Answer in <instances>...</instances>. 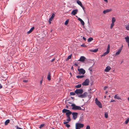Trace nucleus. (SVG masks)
<instances>
[{
	"mask_svg": "<svg viewBox=\"0 0 129 129\" xmlns=\"http://www.w3.org/2000/svg\"><path fill=\"white\" fill-rule=\"evenodd\" d=\"M83 91L82 89H77L75 91V92L77 94H81L83 93Z\"/></svg>",
	"mask_w": 129,
	"mask_h": 129,
	"instance_id": "7ed1b4c3",
	"label": "nucleus"
},
{
	"mask_svg": "<svg viewBox=\"0 0 129 129\" xmlns=\"http://www.w3.org/2000/svg\"><path fill=\"white\" fill-rule=\"evenodd\" d=\"M115 102V101L114 100H113L112 99V100H111L110 102Z\"/></svg>",
	"mask_w": 129,
	"mask_h": 129,
	"instance_id": "864d4df0",
	"label": "nucleus"
},
{
	"mask_svg": "<svg viewBox=\"0 0 129 129\" xmlns=\"http://www.w3.org/2000/svg\"><path fill=\"white\" fill-rule=\"evenodd\" d=\"M78 20H79L80 22L82 20L80 18H78Z\"/></svg>",
	"mask_w": 129,
	"mask_h": 129,
	"instance_id": "8fccbe9b",
	"label": "nucleus"
},
{
	"mask_svg": "<svg viewBox=\"0 0 129 129\" xmlns=\"http://www.w3.org/2000/svg\"><path fill=\"white\" fill-rule=\"evenodd\" d=\"M78 70L79 71V74L84 75L85 73V70L82 68L78 69Z\"/></svg>",
	"mask_w": 129,
	"mask_h": 129,
	"instance_id": "39448f33",
	"label": "nucleus"
},
{
	"mask_svg": "<svg viewBox=\"0 0 129 129\" xmlns=\"http://www.w3.org/2000/svg\"><path fill=\"white\" fill-rule=\"evenodd\" d=\"M16 128L17 129H23L22 128H20L18 126H17Z\"/></svg>",
	"mask_w": 129,
	"mask_h": 129,
	"instance_id": "49530a36",
	"label": "nucleus"
},
{
	"mask_svg": "<svg viewBox=\"0 0 129 129\" xmlns=\"http://www.w3.org/2000/svg\"><path fill=\"white\" fill-rule=\"evenodd\" d=\"M105 117L107 118L108 117V113L106 112L105 114Z\"/></svg>",
	"mask_w": 129,
	"mask_h": 129,
	"instance_id": "c9c22d12",
	"label": "nucleus"
},
{
	"mask_svg": "<svg viewBox=\"0 0 129 129\" xmlns=\"http://www.w3.org/2000/svg\"><path fill=\"white\" fill-rule=\"evenodd\" d=\"M93 66V65H92V66L90 67L88 69L90 72H92V70L91 69V68H92Z\"/></svg>",
	"mask_w": 129,
	"mask_h": 129,
	"instance_id": "4c0bfd02",
	"label": "nucleus"
},
{
	"mask_svg": "<svg viewBox=\"0 0 129 129\" xmlns=\"http://www.w3.org/2000/svg\"><path fill=\"white\" fill-rule=\"evenodd\" d=\"M23 82L25 83H26L28 82V80H24L23 81Z\"/></svg>",
	"mask_w": 129,
	"mask_h": 129,
	"instance_id": "de8ad7c7",
	"label": "nucleus"
},
{
	"mask_svg": "<svg viewBox=\"0 0 129 129\" xmlns=\"http://www.w3.org/2000/svg\"><path fill=\"white\" fill-rule=\"evenodd\" d=\"M72 57V54H71V55H69L68 57L66 59V60L67 61L69 59H71V58Z\"/></svg>",
	"mask_w": 129,
	"mask_h": 129,
	"instance_id": "c756f323",
	"label": "nucleus"
},
{
	"mask_svg": "<svg viewBox=\"0 0 129 129\" xmlns=\"http://www.w3.org/2000/svg\"><path fill=\"white\" fill-rule=\"evenodd\" d=\"M74 65L76 66H78L77 64L76 63H75Z\"/></svg>",
	"mask_w": 129,
	"mask_h": 129,
	"instance_id": "bf43d9fd",
	"label": "nucleus"
},
{
	"mask_svg": "<svg viewBox=\"0 0 129 129\" xmlns=\"http://www.w3.org/2000/svg\"><path fill=\"white\" fill-rule=\"evenodd\" d=\"M111 11V9H107L106 10H104L103 11V13L105 14L107 13H108Z\"/></svg>",
	"mask_w": 129,
	"mask_h": 129,
	"instance_id": "4468645a",
	"label": "nucleus"
},
{
	"mask_svg": "<svg viewBox=\"0 0 129 129\" xmlns=\"http://www.w3.org/2000/svg\"><path fill=\"white\" fill-rule=\"evenodd\" d=\"M34 27H32L30 28V30L27 32V33L28 34H29L30 33L33 31V30L34 29Z\"/></svg>",
	"mask_w": 129,
	"mask_h": 129,
	"instance_id": "dca6fc26",
	"label": "nucleus"
},
{
	"mask_svg": "<svg viewBox=\"0 0 129 129\" xmlns=\"http://www.w3.org/2000/svg\"><path fill=\"white\" fill-rule=\"evenodd\" d=\"M10 120L9 119H8L6 120L5 122V125H7L10 122Z\"/></svg>",
	"mask_w": 129,
	"mask_h": 129,
	"instance_id": "f3484780",
	"label": "nucleus"
},
{
	"mask_svg": "<svg viewBox=\"0 0 129 129\" xmlns=\"http://www.w3.org/2000/svg\"><path fill=\"white\" fill-rule=\"evenodd\" d=\"M98 50V49H95L93 50L92 51V52H97Z\"/></svg>",
	"mask_w": 129,
	"mask_h": 129,
	"instance_id": "ea45409f",
	"label": "nucleus"
},
{
	"mask_svg": "<svg viewBox=\"0 0 129 129\" xmlns=\"http://www.w3.org/2000/svg\"><path fill=\"white\" fill-rule=\"evenodd\" d=\"M55 15L53 13L51 17L49 19V22L50 24L51 23V21H52L53 18L54 17Z\"/></svg>",
	"mask_w": 129,
	"mask_h": 129,
	"instance_id": "6e6552de",
	"label": "nucleus"
},
{
	"mask_svg": "<svg viewBox=\"0 0 129 129\" xmlns=\"http://www.w3.org/2000/svg\"><path fill=\"white\" fill-rule=\"evenodd\" d=\"M78 113L77 112H73L72 113V115L73 116V119L75 120L76 119L77 117Z\"/></svg>",
	"mask_w": 129,
	"mask_h": 129,
	"instance_id": "0eeeda50",
	"label": "nucleus"
},
{
	"mask_svg": "<svg viewBox=\"0 0 129 129\" xmlns=\"http://www.w3.org/2000/svg\"><path fill=\"white\" fill-rule=\"evenodd\" d=\"M80 22L82 25H83L84 24V21L82 20L81 21H80Z\"/></svg>",
	"mask_w": 129,
	"mask_h": 129,
	"instance_id": "a19ab883",
	"label": "nucleus"
},
{
	"mask_svg": "<svg viewBox=\"0 0 129 129\" xmlns=\"http://www.w3.org/2000/svg\"><path fill=\"white\" fill-rule=\"evenodd\" d=\"M80 6L82 8V7H83L84 6H82V4Z\"/></svg>",
	"mask_w": 129,
	"mask_h": 129,
	"instance_id": "052dcab7",
	"label": "nucleus"
},
{
	"mask_svg": "<svg viewBox=\"0 0 129 129\" xmlns=\"http://www.w3.org/2000/svg\"><path fill=\"white\" fill-rule=\"evenodd\" d=\"M109 53V52L107 51L106 52L104 53L101 56L102 57L103 56H105L106 55L108 54Z\"/></svg>",
	"mask_w": 129,
	"mask_h": 129,
	"instance_id": "412c9836",
	"label": "nucleus"
},
{
	"mask_svg": "<svg viewBox=\"0 0 129 129\" xmlns=\"http://www.w3.org/2000/svg\"><path fill=\"white\" fill-rule=\"evenodd\" d=\"M114 25V23L112 22V23L111 24V26H110V28L111 29H112L113 28Z\"/></svg>",
	"mask_w": 129,
	"mask_h": 129,
	"instance_id": "7c9ffc66",
	"label": "nucleus"
},
{
	"mask_svg": "<svg viewBox=\"0 0 129 129\" xmlns=\"http://www.w3.org/2000/svg\"><path fill=\"white\" fill-rule=\"evenodd\" d=\"M104 1L105 2H106V3L108 2V1L107 0H104Z\"/></svg>",
	"mask_w": 129,
	"mask_h": 129,
	"instance_id": "0e129e2a",
	"label": "nucleus"
},
{
	"mask_svg": "<svg viewBox=\"0 0 129 129\" xmlns=\"http://www.w3.org/2000/svg\"><path fill=\"white\" fill-rule=\"evenodd\" d=\"M125 39L126 42L127 43L128 46L129 48V37L127 36L125 38Z\"/></svg>",
	"mask_w": 129,
	"mask_h": 129,
	"instance_id": "f8f14e48",
	"label": "nucleus"
},
{
	"mask_svg": "<svg viewBox=\"0 0 129 129\" xmlns=\"http://www.w3.org/2000/svg\"><path fill=\"white\" fill-rule=\"evenodd\" d=\"M80 128L76 125V129H80Z\"/></svg>",
	"mask_w": 129,
	"mask_h": 129,
	"instance_id": "3c124183",
	"label": "nucleus"
},
{
	"mask_svg": "<svg viewBox=\"0 0 129 129\" xmlns=\"http://www.w3.org/2000/svg\"><path fill=\"white\" fill-rule=\"evenodd\" d=\"M89 80L88 79H86L82 83V85L83 86H87L89 85Z\"/></svg>",
	"mask_w": 129,
	"mask_h": 129,
	"instance_id": "20e7f679",
	"label": "nucleus"
},
{
	"mask_svg": "<svg viewBox=\"0 0 129 129\" xmlns=\"http://www.w3.org/2000/svg\"><path fill=\"white\" fill-rule=\"evenodd\" d=\"M66 126L67 127L69 128L70 126V125L69 124H67L66 125Z\"/></svg>",
	"mask_w": 129,
	"mask_h": 129,
	"instance_id": "37998d69",
	"label": "nucleus"
},
{
	"mask_svg": "<svg viewBox=\"0 0 129 129\" xmlns=\"http://www.w3.org/2000/svg\"><path fill=\"white\" fill-rule=\"evenodd\" d=\"M81 46L82 47H86L85 45L84 44H83L81 45Z\"/></svg>",
	"mask_w": 129,
	"mask_h": 129,
	"instance_id": "603ef678",
	"label": "nucleus"
},
{
	"mask_svg": "<svg viewBox=\"0 0 129 129\" xmlns=\"http://www.w3.org/2000/svg\"><path fill=\"white\" fill-rule=\"evenodd\" d=\"M44 125L45 124H42L40 125L39 128H41L42 127H43Z\"/></svg>",
	"mask_w": 129,
	"mask_h": 129,
	"instance_id": "f704fd0d",
	"label": "nucleus"
},
{
	"mask_svg": "<svg viewBox=\"0 0 129 129\" xmlns=\"http://www.w3.org/2000/svg\"><path fill=\"white\" fill-rule=\"evenodd\" d=\"M66 108H67L68 109V106L67 105H66Z\"/></svg>",
	"mask_w": 129,
	"mask_h": 129,
	"instance_id": "e2e57ef3",
	"label": "nucleus"
},
{
	"mask_svg": "<svg viewBox=\"0 0 129 129\" xmlns=\"http://www.w3.org/2000/svg\"><path fill=\"white\" fill-rule=\"evenodd\" d=\"M111 69V67L109 66H108L106 67V69L104 70V71L106 72H109Z\"/></svg>",
	"mask_w": 129,
	"mask_h": 129,
	"instance_id": "ddd939ff",
	"label": "nucleus"
},
{
	"mask_svg": "<svg viewBox=\"0 0 129 129\" xmlns=\"http://www.w3.org/2000/svg\"><path fill=\"white\" fill-rule=\"evenodd\" d=\"M71 106L72 107V109L74 110H82V108L80 107L76 106L75 104H72L71 105Z\"/></svg>",
	"mask_w": 129,
	"mask_h": 129,
	"instance_id": "f257e3e1",
	"label": "nucleus"
},
{
	"mask_svg": "<svg viewBox=\"0 0 129 129\" xmlns=\"http://www.w3.org/2000/svg\"><path fill=\"white\" fill-rule=\"evenodd\" d=\"M2 87H3L1 85V84L0 83V89L2 88Z\"/></svg>",
	"mask_w": 129,
	"mask_h": 129,
	"instance_id": "5fc2aeb1",
	"label": "nucleus"
},
{
	"mask_svg": "<svg viewBox=\"0 0 129 129\" xmlns=\"http://www.w3.org/2000/svg\"><path fill=\"white\" fill-rule=\"evenodd\" d=\"M129 121V118H127V119H126L125 121V123L126 124H127L128 122Z\"/></svg>",
	"mask_w": 129,
	"mask_h": 129,
	"instance_id": "2f4dec72",
	"label": "nucleus"
},
{
	"mask_svg": "<svg viewBox=\"0 0 129 129\" xmlns=\"http://www.w3.org/2000/svg\"><path fill=\"white\" fill-rule=\"evenodd\" d=\"M68 118L67 119V120L68 121V122H69L70 121L71 119L70 118V117H67Z\"/></svg>",
	"mask_w": 129,
	"mask_h": 129,
	"instance_id": "473e14b6",
	"label": "nucleus"
},
{
	"mask_svg": "<svg viewBox=\"0 0 129 129\" xmlns=\"http://www.w3.org/2000/svg\"><path fill=\"white\" fill-rule=\"evenodd\" d=\"M69 20H66L64 24L65 25H67L68 23Z\"/></svg>",
	"mask_w": 129,
	"mask_h": 129,
	"instance_id": "e433bc0d",
	"label": "nucleus"
},
{
	"mask_svg": "<svg viewBox=\"0 0 129 129\" xmlns=\"http://www.w3.org/2000/svg\"><path fill=\"white\" fill-rule=\"evenodd\" d=\"M95 104L98 106L99 107L101 108H102V104L101 102L98 100L97 98L95 99Z\"/></svg>",
	"mask_w": 129,
	"mask_h": 129,
	"instance_id": "f03ea898",
	"label": "nucleus"
},
{
	"mask_svg": "<svg viewBox=\"0 0 129 129\" xmlns=\"http://www.w3.org/2000/svg\"><path fill=\"white\" fill-rule=\"evenodd\" d=\"M87 93L86 92L83 93L82 94L80 95H77L76 96H77L78 97L81 98H83L85 97L87 95Z\"/></svg>",
	"mask_w": 129,
	"mask_h": 129,
	"instance_id": "423d86ee",
	"label": "nucleus"
},
{
	"mask_svg": "<svg viewBox=\"0 0 129 129\" xmlns=\"http://www.w3.org/2000/svg\"><path fill=\"white\" fill-rule=\"evenodd\" d=\"M108 88V87L107 86H105L104 88V90H105L106 88Z\"/></svg>",
	"mask_w": 129,
	"mask_h": 129,
	"instance_id": "09e8293b",
	"label": "nucleus"
},
{
	"mask_svg": "<svg viewBox=\"0 0 129 129\" xmlns=\"http://www.w3.org/2000/svg\"><path fill=\"white\" fill-rule=\"evenodd\" d=\"M85 59L86 58L84 56H81L78 61L81 62H83L84 61Z\"/></svg>",
	"mask_w": 129,
	"mask_h": 129,
	"instance_id": "9b49d317",
	"label": "nucleus"
},
{
	"mask_svg": "<svg viewBox=\"0 0 129 129\" xmlns=\"http://www.w3.org/2000/svg\"><path fill=\"white\" fill-rule=\"evenodd\" d=\"M55 58H53V59H52V60H51L50 61H51V62H53L55 60Z\"/></svg>",
	"mask_w": 129,
	"mask_h": 129,
	"instance_id": "a18cd8bd",
	"label": "nucleus"
},
{
	"mask_svg": "<svg viewBox=\"0 0 129 129\" xmlns=\"http://www.w3.org/2000/svg\"><path fill=\"white\" fill-rule=\"evenodd\" d=\"M108 92V91H106L105 92V94H107V93Z\"/></svg>",
	"mask_w": 129,
	"mask_h": 129,
	"instance_id": "69168bd1",
	"label": "nucleus"
},
{
	"mask_svg": "<svg viewBox=\"0 0 129 129\" xmlns=\"http://www.w3.org/2000/svg\"><path fill=\"white\" fill-rule=\"evenodd\" d=\"M83 39L84 40V41H86V38H85V37H83Z\"/></svg>",
	"mask_w": 129,
	"mask_h": 129,
	"instance_id": "6e6d98bb",
	"label": "nucleus"
},
{
	"mask_svg": "<svg viewBox=\"0 0 129 129\" xmlns=\"http://www.w3.org/2000/svg\"><path fill=\"white\" fill-rule=\"evenodd\" d=\"M81 84H78L75 86V87L77 88H79L81 87Z\"/></svg>",
	"mask_w": 129,
	"mask_h": 129,
	"instance_id": "cd10ccee",
	"label": "nucleus"
},
{
	"mask_svg": "<svg viewBox=\"0 0 129 129\" xmlns=\"http://www.w3.org/2000/svg\"><path fill=\"white\" fill-rule=\"evenodd\" d=\"M115 21V18L114 17H113L112 19V22L114 23Z\"/></svg>",
	"mask_w": 129,
	"mask_h": 129,
	"instance_id": "c85d7f7f",
	"label": "nucleus"
},
{
	"mask_svg": "<svg viewBox=\"0 0 129 129\" xmlns=\"http://www.w3.org/2000/svg\"><path fill=\"white\" fill-rule=\"evenodd\" d=\"M72 113V112L70 111L69 110V111H68V112L66 113V114L67 115V117H70V115Z\"/></svg>",
	"mask_w": 129,
	"mask_h": 129,
	"instance_id": "2eb2a0df",
	"label": "nucleus"
},
{
	"mask_svg": "<svg viewBox=\"0 0 129 129\" xmlns=\"http://www.w3.org/2000/svg\"><path fill=\"white\" fill-rule=\"evenodd\" d=\"M78 12V10L77 9L74 10L71 12V14L73 15H75Z\"/></svg>",
	"mask_w": 129,
	"mask_h": 129,
	"instance_id": "1a4fd4ad",
	"label": "nucleus"
},
{
	"mask_svg": "<svg viewBox=\"0 0 129 129\" xmlns=\"http://www.w3.org/2000/svg\"><path fill=\"white\" fill-rule=\"evenodd\" d=\"M76 126L80 128L83 127L84 126V125L83 124L81 123H77L76 124Z\"/></svg>",
	"mask_w": 129,
	"mask_h": 129,
	"instance_id": "9d476101",
	"label": "nucleus"
},
{
	"mask_svg": "<svg viewBox=\"0 0 129 129\" xmlns=\"http://www.w3.org/2000/svg\"><path fill=\"white\" fill-rule=\"evenodd\" d=\"M83 120V114H82L80 115L79 120V121L81 122V121H82Z\"/></svg>",
	"mask_w": 129,
	"mask_h": 129,
	"instance_id": "a211bd4d",
	"label": "nucleus"
},
{
	"mask_svg": "<svg viewBox=\"0 0 129 129\" xmlns=\"http://www.w3.org/2000/svg\"><path fill=\"white\" fill-rule=\"evenodd\" d=\"M43 79L40 81V84L41 85L42 83Z\"/></svg>",
	"mask_w": 129,
	"mask_h": 129,
	"instance_id": "13d9d810",
	"label": "nucleus"
},
{
	"mask_svg": "<svg viewBox=\"0 0 129 129\" xmlns=\"http://www.w3.org/2000/svg\"><path fill=\"white\" fill-rule=\"evenodd\" d=\"M121 48L120 49L118 50L116 53L115 55H117L119 54H120V53L121 51Z\"/></svg>",
	"mask_w": 129,
	"mask_h": 129,
	"instance_id": "6ab92c4d",
	"label": "nucleus"
},
{
	"mask_svg": "<svg viewBox=\"0 0 129 129\" xmlns=\"http://www.w3.org/2000/svg\"><path fill=\"white\" fill-rule=\"evenodd\" d=\"M114 98L118 100H121V98L119 96L117 95H115Z\"/></svg>",
	"mask_w": 129,
	"mask_h": 129,
	"instance_id": "5701e85b",
	"label": "nucleus"
},
{
	"mask_svg": "<svg viewBox=\"0 0 129 129\" xmlns=\"http://www.w3.org/2000/svg\"><path fill=\"white\" fill-rule=\"evenodd\" d=\"M126 28L127 30H129V24L126 26Z\"/></svg>",
	"mask_w": 129,
	"mask_h": 129,
	"instance_id": "58836bf2",
	"label": "nucleus"
},
{
	"mask_svg": "<svg viewBox=\"0 0 129 129\" xmlns=\"http://www.w3.org/2000/svg\"><path fill=\"white\" fill-rule=\"evenodd\" d=\"M77 1V3L80 6L82 4V3L79 0H76Z\"/></svg>",
	"mask_w": 129,
	"mask_h": 129,
	"instance_id": "393cba45",
	"label": "nucleus"
},
{
	"mask_svg": "<svg viewBox=\"0 0 129 129\" xmlns=\"http://www.w3.org/2000/svg\"><path fill=\"white\" fill-rule=\"evenodd\" d=\"M128 101L129 102V97L128 98Z\"/></svg>",
	"mask_w": 129,
	"mask_h": 129,
	"instance_id": "774afa93",
	"label": "nucleus"
},
{
	"mask_svg": "<svg viewBox=\"0 0 129 129\" xmlns=\"http://www.w3.org/2000/svg\"><path fill=\"white\" fill-rule=\"evenodd\" d=\"M47 79L49 80H51V78L50 77V72H49L48 73L47 76Z\"/></svg>",
	"mask_w": 129,
	"mask_h": 129,
	"instance_id": "b1692460",
	"label": "nucleus"
},
{
	"mask_svg": "<svg viewBox=\"0 0 129 129\" xmlns=\"http://www.w3.org/2000/svg\"><path fill=\"white\" fill-rule=\"evenodd\" d=\"M84 76V75H78L76 76V77L78 78H82Z\"/></svg>",
	"mask_w": 129,
	"mask_h": 129,
	"instance_id": "4be33fe9",
	"label": "nucleus"
},
{
	"mask_svg": "<svg viewBox=\"0 0 129 129\" xmlns=\"http://www.w3.org/2000/svg\"><path fill=\"white\" fill-rule=\"evenodd\" d=\"M75 93L73 92H71L70 93V95H75Z\"/></svg>",
	"mask_w": 129,
	"mask_h": 129,
	"instance_id": "72a5a7b5",
	"label": "nucleus"
},
{
	"mask_svg": "<svg viewBox=\"0 0 129 129\" xmlns=\"http://www.w3.org/2000/svg\"><path fill=\"white\" fill-rule=\"evenodd\" d=\"M90 127L89 125H88L87 126L86 129H90Z\"/></svg>",
	"mask_w": 129,
	"mask_h": 129,
	"instance_id": "79ce46f5",
	"label": "nucleus"
},
{
	"mask_svg": "<svg viewBox=\"0 0 129 129\" xmlns=\"http://www.w3.org/2000/svg\"><path fill=\"white\" fill-rule=\"evenodd\" d=\"M68 123V122H66L65 121H64L63 122V124H67V123Z\"/></svg>",
	"mask_w": 129,
	"mask_h": 129,
	"instance_id": "c03bdc74",
	"label": "nucleus"
},
{
	"mask_svg": "<svg viewBox=\"0 0 129 129\" xmlns=\"http://www.w3.org/2000/svg\"><path fill=\"white\" fill-rule=\"evenodd\" d=\"M93 40V39L92 38L90 37L88 39V42H89L92 41Z\"/></svg>",
	"mask_w": 129,
	"mask_h": 129,
	"instance_id": "a878e982",
	"label": "nucleus"
},
{
	"mask_svg": "<svg viewBox=\"0 0 129 129\" xmlns=\"http://www.w3.org/2000/svg\"><path fill=\"white\" fill-rule=\"evenodd\" d=\"M82 8L83 10L84 11V12H85V7H82Z\"/></svg>",
	"mask_w": 129,
	"mask_h": 129,
	"instance_id": "4d7b16f0",
	"label": "nucleus"
},
{
	"mask_svg": "<svg viewBox=\"0 0 129 129\" xmlns=\"http://www.w3.org/2000/svg\"><path fill=\"white\" fill-rule=\"evenodd\" d=\"M82 110L84 111L85 110V108H83V109H82Z\"/></svg>",
	"mask_w": 129,
	"mask_h": 129,
	"instance_id": "680f3d73",
	"label": "nucleus"
},
{
	"mask_svg": "<svg viewBox=\"0 0 129 129\" xmlns=\"http://www.w3.org/2000/svg\"><path fill=\"white\" fill-rule=\"evenodd\" d=\"M69 111V110H67L66 109H63L62 110V112L63 113H66L68 111Z\"/></svg>",
	"mask_w": 129,
	"mask_h": 129,
	"instance_id": "aec40b11",
	"label": "nucleus"
},
{
	"mask_svg": "<svg viewBox=\"0 0 129 129\" xmlns=\"http://www.w3.org/2000/svg\"><path fill=\"white\" fill-rule=\"evenodd\" d=\"M110 49V45L109 44L108 45L107 51L109 52Z\"/></svg>",
	"mask_w": 129,
	"mask_h": 129,
	"instance_id": "bb28decb",
	"label": "nucleus"
},
{
	"mask_svg": "<svg viewBox=\"0 0 129 129\" xmlns=\"http://www.w3.org/2000/svg\"><path fill=\"white\" fill-rule=\"evenodd\" d=\"M71 98L72 99H73L74 98V97H71Z\"/></svg>",
	"mask_w": 129,
	"mask_h": 129,
	"instance_id": "338daca9",
	"label": "nucleus"
}]
</instances>
